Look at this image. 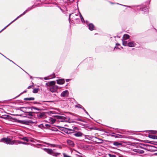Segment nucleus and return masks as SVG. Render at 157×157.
Here are the masks:
<instances>
[{
	"label": "nucleus",
	"mask_w": 157,
	"mask_h": 157,
	"mask_svg": "<svg viewBox=\"0 0 157 157\" xmlns=\"http://www.w3.org/2000/svg\"><path fill=\"white\" fill-rule=\"evenodd\" d=\"M67 131L65 132L68 134H70L72 135H74L76 137H80L83 136V134L82 133L80 132H74V131L72 129H69L68 130H66Z\"/></svg>",
	"instance_id": "1"
},
{
	"label": "nucleus",
	"mask_w": 157,
	"mask_h": 157,
	"mask_svg": "<svg viewBox=\"0 0 157 157\" xmlns=\"http://www.w3.org/2000/svg\"><path fill=\"white\" fill-rule=\"evenodd\" d=\"M78 13H72L70 14L69 15V21H70L71 17L73 21H76L77 22L79 21H80Z\"/></svg>",
	"instance_id": "2"
},
{
	"label": "nucleus",
	"mask_w": 157,
	"mask_h": 157,
	"mask_svg": "<svg viewBox=\"0 0 157 157\" xmlns=\"http://www.w3.org/2000/svg\"><path fill=\"white\" fill-rule=\"evenodd\" d=\"M1 142H3L6 144H13L16 143L17 141H12L10 138H2L1 139Z\"/></svg>",
	"instance_id": "3"
},
{
	"label": "nucleus",
	"mask_w": 157,
	"mask_h": 157,
	"mask_svg": "<svg viewBox=\"0 0 157 157\" xmlns=\"http://www.w3.org/2000/svg\"><path fill=\"white\" fill-rule=\"evenodd\" d=\"M28 11L26 10L22 14L20 15L19 16L17 17L14 20L11 22L10 23H9L8 25H6L5 27L3 29H2L0 31V33L3 31V30L5 29L7 27H8L10 25L13 23V22L15 21L19 18L21 17L23 15L25 14Z\"/></svg>",
	"instance_id": "4"
},
{
	"label": "nucleus",
	"mask_w": 157,
	"mask_h": 157,
	"mask_svg": "<svg viewBox=\"0 0 157 157\" xmlns=\"http://www.w3.org/2000/svg\"><path fill=\"white\" fill-rule=\"evenodd\" d=\"M16 120V122L18 123L25 124H28L33 123V121L31 120H20L17 119Z\"/></svg>",
	"instance_id": "5"
},
{
	"label": "nucleus",
	"mask_w": 157,
	"mask_h": 157,
	"mask_svg": "<svg viewBox=\"0 0 157 157\" xmlns=\"http://www.w3.org/2000/svg\"><path fill=\"white\" fill-rule=\"evenodd\" d=\"M140 10L142 11V13L146 14L148 13V9L145 6H143L140 8Z\"/></svg>",
	"instance_id": "6"
},
{
	"label": "nucleus",
	"mask_w": 157,
	"mask_h": 157,
	"mask_svg": "<svg viewBox=\"0 0 157 157\" xmlns=\"http://www.w3.org/2000/svg\"><path fill=\"white\" fill-rule=\"evenodd\" d=\"M47 152L49 154L52 155L53 156H56L59 155L60 153H55L51 149H48L47 150Z\"/></svg>",
	"instance_id": "7"
},
{
	"label": "nucleus",
	"mask_w": 157,
	"mask_h": 157,
	"mask_svg": "<svg viewBox=\"0 0 157 157\" xmlns=\"http://www.w3.org/2000/svg\"><path fill=\"white\" fill-rule=\"evenodd\" d=\"M93 138H90L89 139L90 140H93L94 141L98 143H101L103 142V140L100 138H94L95 140H92Z\"/></svg>",
	"instance_id": "8"
},
{
	"label": "nucleus",
	"mask_w": 157,
	"mask_h": 157,
	"mask_svg": "<svg viewBox=\"0 0 157 157\" xmlns=\"http://www.w3.org/2000/svg\"><path fill=\"white\" fill-rule=\"evenodd\" d=\"M58 87L57 86L54 85L50 88V91L52 93L55 92L57 91Z\"/></svg>",
	"instance_id": "9"
},
{
	"label": "nucleus",
	"mask_w": 157,
	"mask_h": 157,
	"mask_svg": "<svg viewBox=\"0 0 157 157\" xmlns=\"http://www.w3.org/2000/svg\"><path fill=\"white\" fill-rule=\"evenodd\" d=\"M68 91L67 90H65L62 92L60 96L62 97H67L68 96Z\"/></svg>",
	"instance_id": "10"
},
{
	"label": "nucleus",
	"mask_w": 157,
	"mask_h": 157,
	"mask_svg": "<svg viewBox=\"0 0 157 157\" xmlns=\"http://www.w3.org/2000/svg\"><path fill=\"white\" fill-rule=\"evenodd\" d=\"M136 45L135 41H132L128 42V46L129 47H134Z\"/></svg>",
	"instance_id": "11"
},
{
	"label": "nucleus",
	"mask_w": 157,
	"mask_h": 157,
	"mask_svg": "<svg viewBox=\"0 0 157 157\" xmlns=\"http://www.w3.org/2000/svg\"><path fill=\"white\" fill-rule=\"evenodd\" d=\"M56 83L55 81H52L50 82H48L46 83V85L47 86H54Z\"/></svg>",
	"instance_id": "12"
},
{
	"label": "nucleus",
	"mask_w": 157,
	"mask_h": 157,
	"mask_svg": "<svg viewBox=\"0 0 157 157\" xmlns=\"http://www.w3.org/2000/svg\"><path fill=\"white\" fill-rule=\"evenodd\" d=\"M89 29L92 31L95 29V26L92 23H90L88 25Z\"/></svg>",
	"instance_id": "13"
},
{
	"label": "nucleus",
	"mask_w": 157,
	"mask_h": 157,
	"mask_svg": "<svg viewBox=\"0 0 157 157\" xmlns=\"http://www.w3.org/2000/svg\"><path fill=\"white\" fill-rule=\"evenodd\" d=\"M20 110L24 113H26L27 112V111H26V109H30L31 108L30 107H21L20 108Z\"/></svg>",
	"instance_id": "14"
},
{
	"label": "nucleus",
	"mask_w": 157,
	"mask_h": 157,
	"mask_svg": "<svg viewBox=\"0 0 157 157\" xmlns=\"http://www.w3.org/2000/svg\"><path fill=\"white\" fill-rule=\"evenodd\" d=\"M64 82V80L63 79H61L57 80V83L59 84H63Z\"/></svg>",
	"instance_id": "15"
},
{
	"label": "nucleus",
	"mask_w": 157,
	"mask_h": 157,
	"mask_svg": "<svg viewBox=\"0 0 157 157\" xmlns=\"http://www.w3.org/2000/svg\"><path fill=\"white\" fill-rule=\"evenodd\" d=\"M67 144L72 147L74 146V144L73 142L70 140H67Z\"/></svg>",
	"instance_id": "16"
},
{
	"label": "nucleus",
	"mask_w": 157,
	"mask_h": 157,
	"mask_svg": "<svg viewBox=\"0 0 157 157\" xmlns=\"http://www.w3.org/2000/svg\"><path fill=\"white\" fill-rule=\"evenodd\" d=\"M57 118L58 119L61 120L60 121L61 122H64L65 121L66 118L63 116H57Z\"/></svg>",
	"instance_id": "17"
},
{
	"label": "nucleus",
	"mask_w": 157,
	"mask_h": 157,
	"mask_svg": "<svg viewBox=\"0 0 157 157\" xmlns=\"http://www.w3.org/2000/svg\"><path fill=\"white\" fill-rule=\"evenodd\" d=\"M26 113H27L28 114L27 115L29 116H33V113H38V112H37L35 111H33V112H26Z\"/></svg>",
	"instance_id": "18"
},
{
	"label": "nucleus",
	"mask_w": 157,
	"mask_h": 157,
	"mask_svg": "<svg viewBox=\"0 0 157 157\" xmlns=\"http://www.w3.org/2000/svg\"><path fill=\"white\" fill-rule=\"evenodd\" d=\"M129 37L130 36L129 35L127 34H124L123 36V39L124 40H126L128 39Z\"/></svg>",
	"instance_id": "19"
},
{
	"label": "nucleus",
	"mask_w": 157,
	"mask_h": 157,
	"mask_svg": "<svg viewBox=\"0 0 157 157\" xmlns=\"http://www.w3.org/2000/svg\"><path fill=\"white\" fill-rule=\"evenodd\" d=\"M35 99V98L33 97H31L29 98H24V100L25 101H31L34 100Z\"/></svg>",
	"instance_id": "20"
},
{
	"label": "nucleus",
	"mask_w": 157,
	"mask_h": 157,
	"mask_svg": "<svg viewBox=\"0 0 157 157\" xmlns=\"http://www.w3.org/2000/svg\"><path fill=\"white\" fill-rule=\"evenodd\" d=\"M44 113H40L37 114V117L38 118H40L44 116Z\"/></svg>",
	"instance_id": "21"
},
{
	"label": "nucleus",
	"mask_w": 157,
	"mask_h": 157,
	"mask_svg": "<svg viewBox=\"0 0 157 157\" xmlns=\"http://www.w3.org/2000/svg\"><path fill=\"white\" fill-rule=\"evenodd\" d=\"M75 107L82 109H83V108H84L82 105L79 104H77V105H75Z\"/></svg>",
	"instance_id": "22"
},
{
	"label": "nucleus",
	"mask_w": 157,
	"mask_h": 157,
	"mask_svg": "<svg viewBox=\"0 0 157 157\" xmlns=\"http://www.w3.org/2000/svg\"><path fill=\"white\" fill-rule=\"evenodd\" d=\"M117 4H119V5H121V6H124L127 7H129V8H131L132 7H137V6H126V5H122V4H119L118 3H117Z\"/></svg>",
	"instance_id": "23"
},
{
	"label": "nucleus",
	"mask_w": 157,
	"mask_h": 157,
	"mask_svg": "<svg viewBox=\"0 0 157 157\" xmlns=\"http://www.w3.org/2000/svg\"><path fill=\"white\" fill-rule=\"evenodd\" d=\"M31 109V110L32 111H33V109H35V110H38V111H40V109H39V108H36V107H34V106H32L31 107H30Z\"/></svg>",
	"instance_id": "24"
},
{
	"label": "nucleus",
	"mask_w": 157,
	"mask_h": 157,
	"mask_svg": "<svg viewBox=\"0 0 157 157\" xmlns=\"http://www.w3.org/2000/svg\"><path fill=\"white\" fill-rule=\"evenodd\" d=\"M113 144L114 145H115V146L121 145L122 144L121 143H118L117 142H113Z\"/></svg>",
	"instance_id": "25"
},
{
	"label": "nucleus",
	"mask_w": 157,
	"mask_h": 157,
	"mask_svg": "<svg viewBox=\"0 0 157 157\" xmlns=\"http://www.w3.org/2000/svg\"><path fill=\"white\" fill-rule=\"evenodd\" d=\"M39 90V89L38 88H35L33 89V92L34 93H37Z\"/></svg>",
	"instance_id": "26"
},
{
	"label": "nucleus",
	"mask_w": 157,
	"mask_h": 157,
	"mask_svg": "<svg viewBox=\"0 0 157 157\" xmlns=\"http://www.w3.org/2000/svg\"><path fill=\"white\" fill-rule=\"evenodd\" d=\"M79 17H80V18H81V21H82V22H85V21H84V18H83V17H82V15L79 12Z\"/></svg>",
	"instance_id": "27"
},
{
	"label": "nucleus",
	"mask_w": 157,
	"mask_h": 157,
	"mask_svg": "<svg viewBox=\"0 0 157 157\" xmlns=\"http://www.w3.org/2000/svg\"><path fill=\"white\" fill-rule=\"evenodd\" d=\"M122 44L124 46H128V43L126 41H122Z\"/></svg>",
	"instance_id": "28"
},
{
	"label": "nucleus",
	"mask_w": 157,
	"mask_h": 157,
	"mask_svg": "<svg viewBox=\"0 0 157 157\" xmlns=\"http://www.w3.org/2000/svg\"><path fill=\"white\" fill-rule=\"evenodd\" d=\"M148 136H148V137H157V136L155 135H150L149 134H148Z\"/></svg>",
	"instance_id": "29"
},
{
	"label": "nucleus",
	"mask_w": 157,
	"mask_h": 157,
	"mask_svg": "<svg viewBox=\"0 0 157 157\" xmlns=\"http://www.w3.org/2000/svg\"><path fill=\"white\" fill-rule=\"evenodd\" d=\"M35 7L33 5V6H32L30 7H29L27 10V11L28 12L29 11H30V10H32V9L35 8Z\"/></svg>",
	"instance_id": "30"
},
{
	"label": "nucleus",
	"mask_w": 157,
	"mask_h": 157,
	"mask_svg": "<svg viewBox=\"0 0 157 157\" xmlns=\"http://www.w3.org/2000/svg\"><path fill=\"white\" fill-rule=\"evenodd\" d=\"M22 139L24 141H26V142H28L29 141H32L31 140H29V139L30 138H22Z\"/></svg>",
	"instance_id": "31"
},
{
	"label": "nucleus",
	"mask_w": 157,
	"mask_h": 157,
	"mask_svg": "<svg viewBox=\"0 0 157 157\" xmlns=\"http://www.w3.org/2000/svg\"><path fill=\"white\" fill-rule=\"evenodd\" d=\"M26 92H27V90H25L23 92L21 93V94H20L19 95L17 96V97H16L15 98H14L13 99H14V98H17L18 97L20 96V95L22 94H23L24 93H26Z\"/></svg>",
	"instance_id": "32"
},
{
	"label": "nucleus",
	"mask_w": 157,
	"mask_h": 157,
	"mask_svg": "<svg viewBox=\"0 0 157 157\" xmlns=\"http://www.w3.org/2000/svg\"><path fill=\"white\" fill-rule=\"evenodd\" d=\"M151 133L153 134H155L157 133V131L155 130H150L149 131Z\"/></svg>",
	"instance_id": "33"
},
{
	"label": "nucleus",
	"mask_w": 157,
	"mask_h": 157,
	"mask_svg": "<svg viewBox=\"0 0 157 157\" xmlns=\"http://www.w3.org/2000/svg\"><path fill=\"white\" fill-rule=\"evenodd\" d=\"M116 46L115 47L114 49L115 48H116V49L118 48V49H119L120 48H118V46H120V44L118 43H117V44H116Z\"/></svg>",
	"instance_id": "34"
},
{
	"label": "nucleus",
	"mask_w": 157,
	"mask_h": 157,
	"mask_svg": "<svg viewBox=\"0 0 157 157\" xmlns=\"http://www.w3.org/2000/svg\"><path fill=\"white\" fill-rule=\"evenodd\" d=\"M44 126L45 127L49 128L51 127V125L48 124H45Z\"/></svg>",
	"instance_id": "35"
},
{
	"label": "nucleus",
	"mask_w": 157,
	"mask_h": 157,
	"mask_svg": "<svg viewBox=\"0 0 157 157\" xmlns=\"http://www.w3.org/2000/svg\"><path fill=\"white\" fill-rule=\"evenodd\" d=\"M108 155L109 156V157H116L115 155L111 154H108Z\"/></svg>",
	"instance_id": "36"
},
{
	"label": "nucleus",
	"mask_w": 157,
	"mask_h": 157,
	"mask_svg": "<svg viewBox=\"0 0 157 157\" xmlns=\"http://www.w3.org/2000/svg\"><path fill=\"white\" fill-rule=\"evenodd\" d=\"M137 135H138V136H137V137H141L142 136H144V135L141 134H137Z\"/></svg>",
	"instance_id": "37"
},
{
	"label": "nucleus",
	"mask_w": 157,
	"mask_h": 157,
	"mask_svg": "<svg viewBox=\"0 0 157 157\" xmlns=\"http://www.w3.org/2000/svg\"><path fill=\"white\" fill-rule=\"evenodd\" d=\"M54 113L52 111H49L48 112V114L49 115H51V114H53Z\"/></svg>",
	"instance_id": "38"
},
{
	"label": "nucleus",
	"mask_w": 157,
	"mask_h": 157,
	"mask_svg": "<svg viewBox=\"0 0 157 157\" xmlns=\"http://www.w3.org/2000/svg\"><path fill=\"white\" fill-rule=\"evenodd\" d=\"M136 151L138 153H142L144 152V151H143L142 150H138V151Z\"/></svg>",
	"instance_id": "39"
},
{
	"label": "nucleus",
	"mask_w": 157,
	"mask_h": 157,
	"mask_svg": "<svg viewBox=\"0 0 157 157\" xmlns=\"http://www.w3.org/2000/svg\"><path fill=\"white\" fill-rule=\"evenodd\" d=\"M38 126L40 128H41L42 127H45V126H44V125L42 124L39 125Z\"/></svg>",
	"instance_id": "40"
},
{
	"label": "nucleus",
	"mask_w": 157,
	"mask_h": 157,
	"mask_svg": "<svg viewBox=\"0 0 157 157\" xmlns=\"http://www.w3.org/2000/svg\"><path fill=\"white\" fill-rule=\"evenodd\" d=\"M83 110H84V111L88 115H89L88 113L87 112V111L86 110V109L84 108H83Z\"/></svg>",
	"instance_id": "41"
},
{
	"label": "nucleus",
	"mask_w": 157,
	"mask_h": 157,
	"mask_svg": "<svg viewBox=\"0 0 157 157\" xmlns=\"http://www.w3.org/2000/svg\"><path fill=\"white\" fill-rule=\"evenodd\" d=\"M33 85L29 86L27 88H28V89H30V88H32V87H33Z\"/></svg>",
	"instance_id": "42"
},
{
	"label": "nucleus",
	"mask_w": 157,
	"mask_h": 157,
	"mask_svg": "<svg viewBox=\"0 0 157 157\" xmlns=\"http://www.w3.org/2000/svg\"><path fill=\"white\" fill-rule=\"evenodd\" d=\"M63 156L64 157H71L70 156L65 154H63Z\"/></svg>",
	"instance_id": "43"
},
{
	"label": "nucleus",
	"mask_w": 157,
	"mask_h": 157,
	"mask_svg": "<svg viewBox=\"0 0 157 157\" xmlns=\"http://www.w3.org/2000/svg\"><path fill=\"white\" fill-rule=\"evenodd\" d=\"M33 104H40L39 102H36V101H34L33 102Z\"/></svg>",
	"instance_id": "44"
},
{
	"label": "nucleus",
	"mask_w": 157,
	"mask_h": 157,
	"mask_svg": "<svg viewBox=\"0 0 157 157\" xmlns=\"http://www.w3.org/2000/svg\"><path fill=\"white\" fill-rule=\"evenodd\" d=\"M0 54H1L2 56H4V57H5L7 59H8V60H10V59H8V58L6 57V56H5L4 55H3V54H2L1 53H0Z\"/></svg>",
	"instance_id": "45"
},
{
	"label": "nucleus",
	"mask_w": 157,
	"mask_h": 157,
	"mask_svg": "<svg viewBox=\"0 0 157 157\" xmlns=\"http://www.w3.org/2000/svg\"><path fill=\"white\" fill-rule=\"evenodd\" d=\"M72 122H75V123H77L78 124H80L81 123H79V122H76V121H72Z\"/></svg>",
	"instance_id": "46"
},
{
	"label": "nucleus",
	"mask_w": 157,
	"mask_h": 157,
	"mask_svg": "<svg viewBox=\"0 0 157 157\" xmlns=\"http://www.w3.org/2000/svg\"><path fill=\"white\" fill-rule=\"evenodd\" d=\"M51 121H52V122L53 123L55 121L52 118L51 119Z\"/></svg>",
	"instance_id": "47"
},
{
	"label": "nucleus",
	"mask_w": 157,
	"mask_h": 157,
	"mask_svg": "<svg viewBox=\"0 0 157 157\" xmlns=\"http://www.w3.org/2000/svg\"><path fill=\"white\" fill-rule=\"evenodd\" d=\"M59 8V9L61 10V11H62L63 10L59 6H57Z\"/></svg>",
	"instance_id": "48"
},
{
	"label": "nucleus",
	"mask_w": 157,
	"mask_h": 157,
	"mask_svg": "<svg viewBox=\"0 0 157 157\" xmlns=\"http://www.w3.org/2000/svg\"><path fill=\"white\" fill-rule=\"evenodd\" d=\"M70 79H66V81L67 82H68L70 81Z\"/></svg>",
	"instance_id": "49"
},
{
	"label": "nucleus",
	"mask_w": 157,
	"mask_h": 157,
	"mask_svg": "<svg viewBox=\"0 0 157 157\" xmlns=\"http://www.w3.org/2000/svg\"><path fill=\"white\" fill-rule=\"evenodd\" d=\"M73 129H77L78 128L76 127H74L73 128Z\"/></svg>",
	"instance_id": "50"
},
{
	"label": "nucleus",
	"mask_w": 157,
	"mask_h": 157,
	"mask_svg": "<svg viewBox=\"0 0 157 157\" xmlns=\"http://www.w3.org/2000/svg\"><path fill=\"white\" fill-rule=\"evenodd\" d=\"M109 2L110 3H111V4H114V3H113V2H110V1H109Z\"/></svg>",
	"instance_id": "51"
},
{
	"label": "nucleus",
	"mask_w": 157,
	"mask_h": 157,
	"mask_svg": "<svg viewBox=\"0 0 157 157\" xmlns=\"http://www.w3.org/2000/svg\"><path fill=\"white\" fill-rule=\"evenodd\" d=\"M77 120H78V121H82V120H81V119H79V118H78Z\"/></svg>",
	"instance_id": "52"
},
{
	"label": "nucleus",
	"mask_w": 157,
	"mask_h": 157,
	"mask_svg": "<svg viewBox=\"0 0 157 157\" xmlns=\"http://www.w3.org/2000/svg\"><path fill=\"white\" fill-rule=\"evenodd\" d=\"M44 79L45 80H47L48 79V78H47V77H45L44 78Z\"/></svg>",
	"instance_id": "53"
},
{
	"label": "nucleus",
	"mask_w": 157,
	"mask_h": 157,
	"mask_svg": "<svg viewBox=\"0 0 157 157\" xmlns=\"http://www.w3.org/2000/svg\"><path fill=\"white\" fill-rule=\"evenodd\" d=\"M92 129H95V130H97V128H91Z\"/></svg>",
	"instance_id": "54"
},
{
	"label": "nucleus",
	"mask_w": 157,
	"mask_h": 157,
	"mask_svg": "<svg viewBox=\"0 0 157 157\" xmlns=\"http://www.w3.org/2000/svg\"><path fill=\"white\" fill-rule=\"evenodd\" d=\"M55 144H52V146L55 147Z\"/></svg>",
	"instance_id": "55"
},
{
	"label": "nucleus",
	"mask_w": 157,
	"mask_h": 157,
	"mask_svg": "<svg viewBox=\"0 0 157 157\" xmlns=\"http://www.w3.org/2000/svg\"><path fill=\"white\" fill-rule=\"evenodd\" d=\"M22 143L23 144H26V142H22Z\"/></svg>",
	"instance_id": "56"
},
{
	"label": "nucleus",
	"mask_w": 157,
	"mask_h": 157,
	"mask_svg": "<svg viewBox=\"0 0 157 157\" xmlns=\"http://www.w3.org/2000/svg\"><path fill=\"white\" fill-rule=\"evenodd\" d=\"M115 137L117 138V137H119L118 136H116Z\"/></svg>",
	"instance_id": "57"
},
{
	"label": "nucleus",
	"mask_w": 157,
	"mask_h": 157,
	"mask_svg": "<svg viewBox=\"0 0 157 157\" xmlns=\"http://www.w3.org/2000/svg\"><path fill=\"white\" fill-rule=\"evenodd\" d=\"M12 62H13V63H14V64H15V63H14L13 61H12Z\"/></svg>",
	"instance_id": "58"
},
{
	"label": "nucleus",
	"mask_w": 157,
	"mask_h": 157,
	"mask_svg": "<svg viewBox=\"0 0 157 157\" xmlns=\"http://www.w3.org/2000/svg\"><path fill=\"white\" fill-rule=\"evenodd\" d=\"M12 62H13V63H14V64H15V63H14L13 61H12Z\"/></svg>",
	"instance_id": "59"
},
{
	"label": "nucleus",
	"mask_w": 157,
	"mask_h": 157,
	"mask_svg": "<svg viewBox=\"0 0 157 157\" xmlns=\"http://www.w3.org/2000/svg\"><path fill=\"white\" fill-rule=\"evenodd\" d=\"M153 138L154 139H157V138Z\"/></svg>",
	"instance_id": "60"
},
{
	"label": "nucleus",
	"mask_w": 157,
	"mask_h": 157,
	"mask_svg": "<svg viewBox=\"0 0 157 157\" xmlns=\"http://www.w3.org/2000/svg\"><path fill=\"white\" fill-rule=\"evenodd\" d=\"M10 61H11V62H12V60H10Z\"/></svg>",
	"instance_id": "61"
},
{
	"label": "nucleus",
	"mask_w": 157,
	"mask_h": 157,
	"mask_svg": "<svg viewBox=\"0 0 157 157\" xmlns=\"http://www.w3.org/2000/svg\"><path fill=\"white\" fill-rule=\"evenodd\" d=\"M23 137L26 138V137Z\"/></svg>",
	"instance_id": "62"
},
{
	"label": "nucleus",
	"mask_w": 157,
	"mask_h": 157,
	"mask_svg": "<svg viewBox=\"0 0 157 157\" xmlns=\"http://www.w3.org/2000/svg\"><path fill=\"white\" fill-rule=\"evenodd\" d=\"M124 137V138L125 137Z\"/></svg>",
	"instance_id": "63"
}]
</instances>
